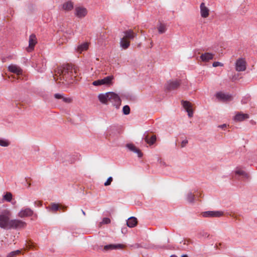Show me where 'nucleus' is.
Here are the masks:
<instances>
[{"instance_id":"1","label":"nucleus","mask_w":257,"mask_h":257,"mask_svg":"<svg viewBox=\"0 0 257 257\" xmlns=\"http://www.w3.org/2000/svg\"><path fill=\"white\" fill-rule=\"evenodd\" d=\"M61 71L60 74L67 78V75L69 74V71L71 70H74V74H76L77 73V68L75 66H73L69 64H66L63 65L59 70Z\"/></svg>"},{"instance_id":"2","label":"nucleus","mask_w":257,"mask_h":257,"mask_svg":"<svg viewBox=\"0 0 257 257\" xmlns=\"http://www.w3.org/2000/svg\"><path fill=\"white\" fill-rule=\"evenodd\" d=\"M113 78L114 77L112 75L108 76L103 78V79L93 81L92 84L94 86H98L100 85H112Z\"/></svg>"},{"instance_id":"3","label":"nucleus","mask_w":257,"mask_h":257,"mask_svg":"<svg viewBox=\"0 0 257 257\" xmlns=\"http://www.w3.org/2000/svg\"><path fill=\"white\" fill-rule=\"evenodd\" d=\"M109 100L112 105L118 108L121 104V99L118 95L114 92H109Z\"/></svg>"},{"instance_id":"4","label":"nucleus","mask_w":257,"mask_h":257,"mask_svg":"<svg viewBox=\"0 0 257 257\" xmlns=\"http://www.w3.org/2000/svg\"><path fill=\"white\" fill-rule=\"evenodd\" d=\"M26 225V222L22 220L19 219H12L10 220L9 223V229L24 228Z\"/></svg>"},{"instance_id":"5","label":"nucleus","mask_w":257,"mask_h":257,"mask_svg":"<svg viewBox=\"0 0 257 257\" xmlns=\"http://www.w3.org/2000/svg\"><path fill=\"white\" fill-rule=\"evenodd\" d=\"M246 61L243 58H239L235 62V70L238 72L244 71L246 69Z\"/></svg>"},{"instance_id":"6","label":"nucleus","mask_w":257,"mask_h":257,"mask_svg":"<svg viewBox=\"0 0 257 257\" xmlns=\"http://www.w3.org/2000/svg\"><path fill=\"white\" fill-rule=\"evenodd\" d=\"M87 14V9L83 7H77L75 9L74 15L79 19L85 17Z\"/></svg>"},{"instance_id":"7","label":"nucleus","mask_w":257,"mask_h":257,"mask_svg":"<svg viewBox=\"0 0 257 257\" xmlns=\"http://www.w3.org/2000/svg\"><path fill=\"white\" fill-rule=\"evenodd\" d=\"M181 80H169L165 86L166 89L169 90L178 88L181 84Z\"/></svg>"},{"instance_id":"8","label":"nucleus","mask_w":257,"mask_h":257,"mask_svg":"<svg viewBox=\"0 0 257 257\" xmlns=\"http://www.w3.org/2000/svg\"><path fill=\"white\" fill-rule=\"evenodd\" d=\"M9 217L6 215H0V227L4 229H9V223L10 222Z\"/></svg>"},{"instance_id":"9","label":"nucleus","mask_w":257,"mask_h":257,"mask_svg":"<svg viewBox=\"0 0 257 257\" xmlns=\"http://www.w3.org/2000/svg\"><path fill=\"white\" fill-rule=\"evenodd\" d=\"M223 215V212L220 211H207L203 213L204 217H219Z\"/></svg>"},{"instance_id":"10","label":"nucleus","mask_w":257,"mask_h":257,"mask_svg":"<svg viewBox=\"0 0 257 257\" xmlns=\"http://www.w3.org/2000/svg\"><path fill=\"white\" fill-rule=\"evenodd\" d=\"M216 97L223 101H227L232 99V96L228 93H222L221 92H217L216 94Z\"/></svg>"},{"instance_id":"11","label":"nucleus","mask_w":257,"mask_h":257,"mask_svg":"<svg viewBox=\"0 0 257 257\" xmlns=\"http://www.w3.org/2000/svg\"><path fill=\"white\" fill-rule=\"evenodd\" d=\"M8 69L10 72L17 75L22 74L23 72L22 69L16 65L11 64L8 66Z\"/></svg>"},{"instance_id":"12","label":"nucleus","mask_w":257,"mask_h":257,"mask_svg":"<svg viewBox=\"0 0 257 257\" xmlns=\"http://www.w3.org/2000/svg\"><path fill=\"white\" fill-rule=\"evenodd\" d=\"M33 214V211L29 208L21 210L18 213L20 217L23 218L31 216Z\"/></svg>"},{"instance_id":"13","label":"nucleus","mask_w":257,"mask_h":257,"mask_svg":"<svg viewBox=\"0 0 257 257\" xmlns=\"http://www.w3.org/2000/svg\"><path fill=\"white\" fill-rule=\"evenodd\" d=\"M29 48L27 49L28 52L34 49V48L37 43L36 38L35 35H31L29 37Z\"/></svg>"},{"instance_id":"14","label":"nucleus","mask_w":257,"mask_h":257,"mask_svg":"<svg viewBox=\"0 0 257 257\" xmlns=\"http://www.w3.org/2000/svg\"><path fill=\"white\" fill-rule=\"evenodd\" d=\"M200 14L202 18H207L209 15V10L205 6L204 3H202L200 5Z\"/></svg>"},{"instance_id":"15","label":"nucleus","mask_w":257,"mask_h":257,"mask_svg":"<svg viewBox=\"0 0 257 257\" xmlns=\"http://www.w3.org/2000/svg\"><path fill=\"white\" fill-rule=\"evenodd\" d=\"M109 92L105 93H100L98 95V98L101 103L106 104L109 100Z\"/></svg>"},{"instance_id":"16","label":"nucleus","mask_w":257,"mask_h":257,"mask_svg":"<svg viewBox=\"0 0 257 257\" xmlns=\"http://www.w3.org/2000/svg\"><path fill=\"white\" fill-rule=\"evenodd\" d=\"M249 117L248 114L240 112L237 113L234 117V120L236 121H242Z\"/></svg>"},{"instance_id":"17","label":"nucleus","mask_w":257,"mask_h":257,"mask_svg":"<svg viewBox=\"0 0 257 257\" xmlns=\"http://www.w3.org/2000/svg\"><path fill=\"white\" fill-rule=\"evenodd\" d=\"M214 54L211 53H205L202 54L200 58L203 62H208L213 59Z\"/></svg>"},{"instance_id":"18","label":"nucleus","mask_w":257,"mask_h":257,"mask_svg":"<svg viewBox=\"0 0 257 257\" xmlns=\"http://www.w3.org/2000/svg\"><path fill=\"white\" fill-rule=\"evenodd\" d=\"M124 38L126 39L133 40L135 37H137V34L134 33L132 30H128L123 32Z\"/></svg>"},{"instance_id":"19","label":"nucleus","mask_w":257,"mask_h":257,"mask_svg":"<svg viewBox=\"0 0 257 257\" xmlns=\"http://www.w3.org/2000/svg\"><path fill=\"white\" fill-rule=\"evenodd\" d=\"M74 8V5L73 2L71 1H68L64 3L62 5L63 9L65 11H70Z\"/></svg>"},{"instance_id":"20","label":"nucleus","mask_w":257,"mask_h":257,"mask_svg":"<svg viewBox=\"0 0 257 257\" xmlns=\"http://www.w3.org/2000/svg\"><path fill=\"white\" fill-rule=\"evenodd\" d=\"M137 219L135 217H130L128 218L126 224L129 227H134L137 224Z\"/></svg>"},{"instance_id":"21","label":"nucleus","mask_w":257,"mask_h":257,"mask_svg":"<svg viewBox=\"0 0 257 257\" xmlns=\"http://www.w3.org/2000/svg\"><path fill=\"white\" fill-rule=\"evenodd\" d=\"M124 247V245L121 244H108L104 246V248L105 250L107 249H115L119 248H122Z\"/></svg>"},{"instance_id":"22","label":"nucleus","mask_w":257,"mask_h":257,"mask_svg":"<svg viewBox=\"0 0 257 257\" xmlns=\"http://www.w3.org/2000/svg\"><path fill=\"white\" fill-rule=\"evenodd\" d=\"M88 48V43H83L79 45H78L76 48V51L79 53H81L84 51H86Z\"/></svg>"},{"instance_id":"23","label":"nucleus","mask_w":257,"mask_h":257,"mask_svg":"<svg viewBox=\"0 0 257 257\" xmlns=\"http://www.w3.org/2000/svg\"><path fill=\"white\" fill-rule=\"evenodd\" d=\"M120 45L123 49H126L130 46V43L128 41L123 37L120 39Z\"/></svg>"},{"instance_id":"24","label":"nucleus","mask_w":257,"mask_h":257,"mask_svg":"<svg viewBox=\"0 0 257 257\" xmlns=\"http://www.w3.org/2000/svg\"><path fill=\"white\" fill-rule=\"evenodd\" d=\"M144 139H145V142L147 144H148L150 145H152L156 141L157 138H156V135H153L151 137L150 139L149 140V138H148V136H146Z\"/></svg>"},{"instance_id":"25","label":"nucleus","mask_w":257,"mask_h":257,"mask_svg":"<svg viewBox=\"0 0 257 257\" xmlns=\"http://www.w3.org/2000/svg\"><path fill=\"white\" fill-rule=\"evenodd\" d=\"M181 102L183 107L186 109V110L191 108V104L189 101L187 100H182Z\"/></svg>"},{"instance_id":"26","label":"nucleus","mask_w":257,"mask_h":257,"mask_svg":"<svg viewBox=\"0 0 257 257\" xmlns=\"http://www.w3.org/2000/svg\"><path fill=\"white\" fill-rule=\"evenodd\" d=\"M186 199L190 203L193 202L194 200V195L191 192H189L187 195Z\"/></svg>"},{"instance_id":"27","label":"nucleus","mask_w":257,"mask_h":257,"mask_svg":"<svg viewBox=\"0 0 257 257\" xmlns=\"http://www.w3.org/2000/svg\"><path fill=\"white\" fill-rule=\"evenodd\" d=\"M12 194L10 192H7L4 196V199L8 202H10L12 199Z\"/></svg>"},{"instance_id":"28","label":"nucleus","mask_w":257,"mask_h":257,"mask_svg":"<svg viewBox=\"0 0 257 257\" xmlns=\"http://www.w3.org/2000/svg\"><path fill=\"white\" fill-rule=\"evenodd\" d=\"M123 113L125 115H127L130 113V108L128 105H125L122 108Z\"/></svg>"},{"instance_id":"29","label":"nucleus","mask_w":257,"mask_h":257,"mask_svg":"<svg viewBox=\"0 0 257 257\" xmlns=\"http://www.w3.org/2000/svg\"><path fill=\"white\" fill-rule=\"evenodd\" d=\"M158 29L159 34H163L165 33L166 31V27L164 25L161 24L159 26Z\"/></svg>"},{"instance_id":"30","label":"nucleus","mask_w":257,"mask_h":257,"mask_svg":"<svg viewBox=\"0 0 257 257\" xmlns=\"http://www.w3.org/2000/svg\"><path fill=\"white\" fill-rule=\"evenodd\" d=\"M9 145V143L8 141L0 139V146L2 147H7Z\"/></svg>"},{"instance_id":"31","label":"nucleus","mask_w":257,"mask_h":257,"mask_svg":"<svg viewBox=\"0 0 257 257\" xmlns=\"http://www.w3.org/2000/svg\"><path fill=\"white\" fill-rule=\"evenodd\" d=\"M20 252L21 251L20 250L12 251L8 255V257H15L16 255L19 254Z\"/></svg>"},{"instance_id":"32","label":"nucleus","mask_w":257,"mask_h":257,"mask_svg":"<svg viewBox=\"0 0 257 257\" xmlns=\"http://www.w3.org/2000/svg\"><path fill=\"white\" fill-rule=\"evenodd\" d=\"M112 181V177H109L107 180L104 182V185L105 186H107L108 185H110L111 184V182Z\"/></svg>"},{"instance_id":"33","label":"nucleus","mask_w":257,"mask_h":257,"mask_svg":"<svg viewBox=\"0 0 257 257\" xmlns=\"http://www.w3.org/2000/svg\"><path fill=\"white\" fill-rule=\"evenodd\" d=\"M62 99L64 102L67 103H71L72 101V99L70 97H65L63 96Z\"/></svg>"},{"instance_id":"34","label":"nucleus","mask_w":257,"mask_h":257,"mask_svg":"<svg viewBox=\"0 0 257 257\" xmlns=\"http://www.w3.org/2000/svg\"><path fill=\"white\" fill-rule=\"evenodd\" d=\"M126 146L129 150L133 152H134L137 149L136 147L132 144H127Z\"/></svg>"},{"instance_id":"35","label":"nucleus","mask_w":257,"mask_h":257,"mask_svg":"<svg viewBox=\"0 0 257 257\" xmlns=\"http://www.w3.org/2000/svg\"><path fill=\"white\" fill-rule=\"evenodd\" d=\"M58 209H59V205H58V204H56V203H53L52 204L51 209L53 211H56L58 210Z\"/></svg>"},{"instance_id":"36","label":"nucleus","mask_w":257,"mask_h":257,"mask_svg":"<svg viewBox=\"0 0 257 257\" xmlns=\"http://www.w3.org/2000/svg\"><path fill=\"white\" fill-rule=\"evenodd\" d=\"M101 223L102 224H108L110 223V219L108 217H104L103 218Z\"/></svg>"},{"instance_id":"37","label":"nucleus","mask_w":257,"mask_h":257,"mask_svg":"<svg viewBox=\"0 0 257 257\" xmlns=\"http://www.w3.org/2000/svg\"><path fill=\"white\" fill-rule=\"evenodd\" d=\"M223 64L219 62H214L212 64V66L214 67H216L217 66H223Z\"/></svg>"},{"instance_id":"38","label":"nucleus","mask_w":257,"mask_h":257,"mask_svg":"<svg viewBox=\"0 0 257 257\" xmlns=\"http://www.w3.org/2000/svg\"><path fill=\"white\" fill-rule=\"evenodd\" d=\"M235 174L240 175H247V174L245 173V172L241 170H236L235 171Z\"/></svg>"},{"instance_id":"39","label":"nucleus","mask_w":257,"mask_h":257,"mask_svg":"<svg viewBox=\"0 0 257 257\" xmlns=\"http://www.w3.org/2000/svg\"><path fill=\"white\" fill-rule=\"evenodd\" d=\"M186 111L188 112V116L191 117L193 116V112L192 108L186 110Z\"/></svg>"},{"instance_id":"40","label":"nucleus","mask_w":257,"mask_h":257,"mask_svg":"<svg viewBox=\"0 0 257 257\" xmlns=\"http://www.w3.org/2000/svg\"><path fill=\"white\" fill-rule=\"evenodd\" d=\"M134 152L135 153H137L138 155V157L140 158L142 157L143 156V154L141 153V151L140 150L138 149L137 148L136 149V150Z\"/></svg>"},{"instance_id":"41","label":"nucleus","mask_w":257,"mask_h":257,"mask_svg":"<svg viewBox=\"0 0 257 257\" xmlns=\"http://www.w3.org/2000/svg\"><path fill=\"white\" fill-rule=\"evenodd\" d=\"M134 152L135 153H137L138 155V157L140 158L142 157L143 156V154L141 153V151L140 150L138 149L137 148L136 149V150Z\"/></svg>"},{"instance_id":"42","label":"nucleus","mask_w":257,"mask_h":257,"mask_svg":"<svg viewBox=\"0 0 257 257\" xmlns=\"http://www.w3.org/2000/svg\"><path fill=\"white\" fill-rule=\"evenodd\" d=\"M134 152L135 153H137L138 155V157L140 158L142 157L143 156V154L141 153V151L140 150L138 149L137 148L136 149V150Z\"/></svg>"},{"instance_id":"43","label":"nucleus","mask_w":257,"mask_h":257,"mask_svg":"<svg viewBox=\"0 0 257 257\" xmlns=\"http://www.w3.org/2000/svg\"><path fill=\"white\" fill-rule=\"evenodd\" d=\"M76 74H74V70H71L69 71V74L68 75H69L71 79H72L73 76L76 77Z\"/></svg>"},{"instance_id":"44","label":"nucleus","mask_w":257,"mask_h":257,"mask_svg":"<svg viewBox=\"0 0 257 257\" xmlns=\"http://www.w3.org/2000/svg\"><path fill=\"white\" fill-rule=\"evenodd\" d=\"M188 140H186V139H185V140H183V141L181 142V147H182V148L184 147L186 145V144H188Z\"/></svg>"},{"instance_id":"45","label":"nucleus","mask_w":257,"mask_h":257,"mask_svg":"<svg viewBox=\"0 0 257 257\" xmlns=\"http://www.w3.org/2000/svg\"><path fill=\"white\" fill-rule=\"evenodd\" d=\"M54 97H55V98H56L57 99H60V98H62L63 95L60 93H56L54 95Z\"/></svg>"},{"instance_id":"46","label":"nucleus","mask_w":257,"mask_h":257,"mask_svg":"<svg viewBox=\"0 0 257 257\" xmlns=\"http://www.w3.org/2000/svg\"><path fill=\"white\" fill-rule=\"evenodd\" d=\"M226 126V125L225 124H223L222 125H219L218 127H221V128H224Z\"/></svg>"},{"instance_id":"47","label":"nucleus","mask_w":257,"mask_h":257,"mask_svg":"<svg viewBox=\"0 0 257 257\" xmlns=\"http://www.w3.org/2000/svg\"><path fill=\"white\" fill-rule=\"evenodd\" d=\"M181 257H188V256L186 254H183L181 256Z\"/></svg>"},{"instance_id":"48","label":"nucleus","mask_w":257,"mask_h":257,"mask_svg":"<svg viewBox=\"0 0 257 257\" xmlns=\"http://www.w3.org/2000/svg\"><path fill=\"white\" fill-rule=\"evenodd\" d=\"M81 211H82L83 214L85 215V212L83 210H81Z\"/></svg>"},{"instance_id":"49","label":"nucleus","mask_w":257,"mask_h":257,"mask_svg":"<svg viewBox=\"0 0 257 257\" xmlns=\"http://www.w3.org/2000/svg\"><path fill=\"white\" fill-rule=\"evenodd\" d=\"M170 257H177V256L175 255H172L170 256Z\"/></svg>"}]
</instances>
